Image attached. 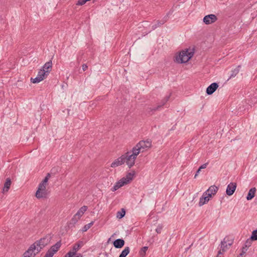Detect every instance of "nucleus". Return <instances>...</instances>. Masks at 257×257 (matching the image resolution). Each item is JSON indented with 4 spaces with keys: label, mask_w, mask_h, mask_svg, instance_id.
Listing matches in <instances>:
<instances>
[{
    "label": "nucleus",
    "mask_w": 257,
    "mask_h": 257,
    "mask_svg": "<svg viewBox=\"0 0 257 257\" xmlns=\"http://www.w3.org/2000/svg\"><path fill=\"white\" fill-rule=\"evenodd\" d=\"M218 85L217 83H213L211 84L206 89V93L211 95L217 89Z\"/></svg>",
    "instance_id": "f8f14e48"
},
{
    "label": "nucleus",
    "mask_w": 257,
    "mask_h": 257,
    "mask_svg": "<svg viewBox=\"0 0 257 257\" xmlns=\"http://www.w3.org/2000/svg\"><path fill=\"white\" fill-rule=\"evenodd\" d=\"M218 190V188L215 185L211 186L205 192V195H208L210 197L212 195H215Z\"/></svg>",
    "instance_id": "9b49d317"
},
{
    "label": "nucleus",
    "mask_w": 257,
    "mask_h": 257,
    "mask_svg": "<svg viewBox=\"0 0 257 257\" xmlns=\"http://www.w3.org/2000/svg\"><path fill=\"white\" fill-rule=\"evenodd\" d=\"M148 247H147V246L143 247L140 251V255L142 256H145L146 254V252L147 250H148Z\"/></svg>",
    "instance_id": "2f4dec72"
},
{
    "label": "nucleus",
    "mask_w": 257,
    "mask_h": 257,
    "mask_svg": "<svg viewBox=\"0 0 257 257\" xmlns=\"http://www.w3.org/2000/svg\"><path fill=\"white\" fill-rule=\"evenodd\" d=\"M51 240V237L47 235L40 240L35 241L33 245H35V247L40 249V250L43 248L46 245L48 244Z\"/></svg>",
    "instance_id": "20e7f679"
},
{
    "label": "nucleus",
    "mask_w": 257,
    "mask_h": 257,
    "mask_svg": "<svg viewBox=\"0 0 257 257\" xmlns=\"http://www.w3.org/2000/svg\"><path fill=\"white\" fill-rule=\"evenodd\" d=\"M129 252H130L129 247H128V246L125 247V248L121 251L119 257H126V256L129 253Z\"/></svg>",
    "instance_id": "393cba45"
},
{
    "label": "nucleus",
    "mask_w": 257,
    "mask_h": 257,
    "mask_svg": "<svg viewBox=\"0 0 257 257\" xmlns=\"http://www.w3.org/2000/svg\"><path fill=\"white\" fill-rule=\"evenodd\" d=\"M87 68H88V66L86 64H83L82 65V69L84 71L86 70Z\"/></svg>",
    "instance_id": "79ce46f5"
},
{
    "label": "nucleus",
    "mask_w": 257,
    "mask_h": 257,
    "mask_svg": "<svg viewBox=\"0 0 257 257\" xmlns=\"http://www.w3.org/2000/svg\"><path fill=\"white\" fill-rule=\"evenodd\" d=\"M170 96H171V94L170 95H169L168 96H166L164 98H163L161 102V104L158 105L156 107L148 108V112L149 113H150L151 112H152V113H151V114H152L154 111L159 110L161 107H162L163 105H164L166 103V102L169 100V99L170 97Z\"/></svg>",
    "instance_id": "6e6552de"
},
{
    "label": "nucleus",
    "mask_w": 257,
    "mask_h": 257,
    "mask_svg": "<svg viewBox=\"0 0 257 257\" xmlns=\"http://www.w3.org/2000/svg\"><path fill=\"white\" fill-rule=\"evenodd\" d=\"M227 240L226 237L224 238L223 240L221 242V250L223 251V252H225L226 249L227 248Z\"/></svg>",
    "instance_id": "5701e85b"
},
{
    "label": "nucleus",
    "mask_w": 257,
    "mask_h": 257,
    "mask_svg": "<svg viewBox=\"0 0 257 257\" xmlns=\"http://www.w3.org/2000/svg\"><path fill=\"white\" fill-rule=\"evenodd\" d=\"M87 2H88L87 0H79L76 3V5L78 6H82L84 5Z\"/></svg>",
    "instance_id": "e433bc0d"
},
{
    "label": "nucleus",
    "mask_w": 257,
    "mask_h": 257,
    "mask_svg": "<svg viewBox=\"0 0 257 257\" xmlns=\"http://www.w3.org/2000/svg\"><path fill=\"white\" fill-rule=\"evenodd\" d=\"M223 253H224V252H223V251L222 250L220 249L218 251L217 255H216V257H223Z\"/></svg>",
    "instance_id": "4c0bfd02"
},
{
    "label": "nucleus",
    "mask_w": 257,
    "mask_h": 257,
    "mask_svg": "<svg viewBox=\"0 0 257 257\" xmlns=\"http://www.w3.org/2000/svg\"><path fill=\"white\" fill-rule=\"evenodd\" d=\"M125 214V210L124 208H121V210L117 212L116 217L119 219H121L124 216Z\"/></svg>",
    "instance_id": "a878e982"
},
{
    "label": "nucleus",
    "mask_w": 257,
    "mask_h": 257,
    "mask_svg": "<svg viewBox=\"0 0 257 257\" xmlns=\"http://www.w3.org/2000/svg\"><path fill=\"white\" fill-rule=\"evenodd\" d=\"M132 152V154L131 152H127L122 155V157L124 159V163H125L129 168H132L135 165V161L139 154V151L136 152L133 148Z\"/></svg>",
    "instance_id": "f03ea898"
},
{
    "label": "nucleus",
    "mask_w": 257,
    "mask_h": 257,
    "mask_svg": "<svg viewBox=\"0 0 257 257\" xmlns=\"http://www.w3.org/2000/svg\"><path fill=\"white\" fill-rule=\"evenodd\" d=\"M210 197L208 195H205V192L203 194L202 197L200 198L199 205L201 206L208 202L209 200Z\"/></svg>",
    "instance_id": "f3484780"
},
{
    "label": "nucleus",
    "mask_w": 257,
    "mask_h": 257,
    "mask_svg": "<svg viewBox=\"0 0 257 257\" xmlns=\"http://www.w3.org/2000/svg\"><path fill=\"white\" fill-rule=\"evenodd\" d=\"M241 67L240 65H238L236 68H235L234 70H232L231 74L229 77V78L228 79L229 80L232 77H235L239 72V69Z\"/></svg>",
    "instance_id": "4be33fe9"
},
{
    "label": "nucleus",
    "mask_w": 257,
    "mask_h": 257,
    "mask_svg": "<svg viewBox=\"0 0 257 257\" xmlns=\"http://www.w3.org/2000/svg\"><path fill=\"white\" fill-rule=\"evenodd\" d=\"M40 251V249L36 248L35 245L32 244L24 253L23 257H34Z\"/></svg>",
    "instance_id": "39448f33"
},
{
    "label": "nucleus",
    "mask_w": 257,
    "mask_h": 257,
    "mask_svg": "<svg viewBox=\"0 0 257 257\" xmlns=\"http://www.w3.org/2000/svg\"><path fill=\"white\" fill-rule=\"evenodd\" d=\"M83 245L84 243L82 241H78L73 245L72 250L71 251H69L65 255H66V256L68 257L73 256V255L76 254V252Z\"/></svg>",
    "instance_id": "0eeeda50"
},
{
    "label": "nucleus",
    "mask_w": 257,
    "mask_h": 257,
    "mask_svg": "<svg viewBox=\"0 0 257 257\" xmlns=\"http://www.w3.org/2000/svg\"><path fill=\"white\" fill-rule=\"evenodd\" d=\"M52 61L50 60L48 62H46L42 67L41 69L45 70V71L47 73L49 74L52 70Z\"/></svg>",
    "instance_id": "4468645a"
},
{
    "label": "nucleus",
    "mask_w": 257,
    "mask_h": 257,
    "mask_svg": "<svg viewBox=\"0 0 257 257\" xmlns=\"http://www.w3.org/2000/svg\"><path fill=\"white\" fill-rule=\"evenodd\" d=\"M53 256V255L51 252H50L48 251H47V252H46V254L44 257H52Z\"/></svg>",
    "instance_id": "ea45409f"
},
{
    "label": "nucleus",
    "mask_w": 257,
    "mask_h": 257,
    "mask_svg": "<svg viewBox=\"0 0 257 257\" xmlns=\"http://www.w3.org/2000/svg\"><path fill=\"white\" fill-rule=\"evenodd\" d=\"M49 176H50V174H48L47 176H46L45 178H44V179L42 181L41 183L43 184H44L46 186V184L48 181Z\"/></svg>",
    "instance_id": "c9c22d12"
},
{
    "label": "nucleus",
    "mask_w": 257,
    "mask_h": 257,
    "mask_svg": "<svg viewBox=\"0 0 257 257\" xmlns=\"http://www.w3.org/2000/svg\"><path fill=\"white\" fill-rule=\"evenodd\" d=\"M172 12H171V11H169L167 14V15L162 20L161 24H164L165 23H166L168 20L169 15L172 14Z\"/></svg>",
    "instance_id": "473e14b6"
},
{
    "label": "nucleus",
    "mask_w": 257,
    "mask_h": 257,
    "mask_svg": "<svg viewBox=\"0 0 257 257\" xmlns=\"http://www.w3.org/2000/svg\"><path fill=\"white\" fill-rule=\"evenodd\" d=\"M119 188V187H118V186L117 185V184H116V183L115 184V185H114V186L111 189V190L113 192L114 191H115L116 190H117V189H118Z\"/></svg>",
    "instance_id": "58836bf2"
},
{
    "label": "nucleus",
    "mask_w": 257,
    "mask_h": 257,
    "mask_svg": "<svg viewBox=\"0 0 257 257\" xmlns=\"http://www.w3.org/2000/svg\"><path fill=\"white\" fill-rule=\"evenodd\" d=\"M161 229H162L161 227H160V228L158 227V228L156 229V232H157L158 233H161Z\"/></svg>",
    "instance_id": "a18cd8bd"
},
{
    "label": "nucleus",
    "mask_w": 257,
    "mask_h": 257,
    "mask_svg": "<svg viewBox=\"0 0 257 257\" xmlns=\"http://www.w3.org/2000/svg\"><path fill=\"white\" fill-rule=\"evenodd\" d=\"M236 186L237 185L236 183L231 182L230 184H229L227 185L226 190V194L228 196L232 195L234 193L236 188Z\"/></svg>",
    "instance_id": "9d476101"
},
{
    "label": "nucleus",
    "mask_w": 257,
    "mask_h": 257,
    "mask_svg": "<svg viewBox=\"0 0 257 257\" xmlns=\"http://www.w3.org/2000/svg\"><path fill=\"white\" fill-rule=\"evenodd\" d=\"M11 184L12 182L11 179L10 178H7L3 188V193L8 192L9 191L11 187Z\"/></svg>",
    "instance_id": "6ab92c4d"
},
{
    "label": "nucleus",
    "mask_w": 257,
    "mask_h": 257,
    "mask_svg": "<svg viewBox=\"0 0 257 257\" xmlns=\"http://www.w3.org/2000/svg\"><path fill=\"white\" fill-rule=\"evenodd\" d=\"M151 146L152 142L150 140H147L145 141H141L133 148V149L135 150L136 152L139 151L140 153L141 152H143L147 149L151 148Z\"/></svg>",
    "instance_id": "7ed1b4c3"
},
{
    "label": "nucleus",
    "mask_w": 257,
    "mask_h": 257,
    "mask_svg": "<svg viewBox=\"0 0 257 257\" xmlns=\"http://www.w3.org/2000/svg\"><path fill=\"white\" fill-rule=\"evenodd\" d=\"M48 75V74H47L45 71V70L40 69V71L38 72L37 76L39 77H41V78H43V80L47 77V76Z\"/></svg>",
    "instance_id": "b1692460"
},
{
    "label": "nucleus",
    "mask_w": 257,
    "mask_h": 257,
    "mask_svg": "<svg viewBox=\"0 0 257 257\" xmlns=\"http://www.w3.org/2000/svg\"><path fill=\"white\" fill-rule=\"evenodd\" d=\"M207 164H208V163H205V164H204L202 165H201V166L199 168L200 170H201V169H205V168H206Z\"/></svg>",
    "instance_id": "a19ab883"
},
{
    "label": "nucleus",
    "mask_w": 257,
    "mask_h": 257,
    "mask_svg": "<svg viewBox=\"0 0 257 257\" xmlns=\"http://www.w3.org/2000/svg\"><path fill=\"white\" fill-rule=\"evenodd\" d=\"M252 241H253V240L251 239L250 237L249 238H248L245 242V243L244 245V248H248V247L250 246L252 244Z\"/></svg>",
    "instance_id": "cd10ccee"
},
{
    "label": "nucleus",
    "mask_w": 257,
    "mask_h": 257,
    "mask_svg": "<svg viewBox=\"0 0 257 257\" xmlns=\"http://www.w3.org/2000/svg\"><path fill=\"white\" fill-rule=\"evenodd\" d=\"M46 185L40 183L38 190L36 193V197L37 198H46L47 193L46 191Z\"/></svg>",
    "instance_id": "423d86ee"
},
{
    "label": "nucleus",
    "mask_w": 257,
    "mask_h": 257,
    "mask_svg": "<svg viewBox=\"0 0 257 257\" xmlns=\"http://www.w3.org/2000/svg\"><path fill=\"white\" fill-rule=\"evenodd\" d=\"M79 219H80V218L78 216H76V214H75L74 215V216L72 217V218L71 219V220L70 221V223L75 224L78 222V221Z\"/></svg>",
    "instance_id": "c756f323"
},
{
    "label": "nucleus",
    "mask_w": 257,
    "mask_h": 257,
    "mask_svg": "<svg viewBox=\"0 0 257 257\" xmlns=\"http://www.w3.org/2000/svg\"><path fill=\"white\" fill-rule=\"evenodd\" d=\"M226 240H227V245L228 246H230L231 245V244H232V241H229L228 238H226Z\"/></svg>",
    "instance_id": "37998d69"
},
{
    "label": "nucleus",
    "mask_w": 257,
    "mask_h": 257,
    "mask_svg": "<svg viewBox=\"0 0 257 257\" xmlns=\"http://www.w3.org/2000/svg\"><path fill=\"white\" fill-rule=\"evenodd\" d=\"M113 246L116 248H120L124 245V241L122 239H117L113 242Z\"/></svg>",
    "instance_id": "dca6fc26"
},
{
    "label": "nucleus",
    "mask_w": 257,
    "mask_h": 257,
    "mask_svg": "<svg viewBox=\"0 0 257 257\" xmlns=\"http://www.w3.org/2000/svg\"><path fill=\"white\" fill-rule=\"evenodd\" d=\"M256 191V189L255 187H253L250 189L247 193L246 199L247 200H251L254 197Z\"/></svg>",
    "instance_id": "a211bd4d"
},
{
    "label": "nucleus",
    "mask_w": 257,
    "mask_h": 257,
    "mask_svg": "<svg viewBox=\"0 0 257 257\" xmlns=\"http://www.w3.org/2000/svg\"><path fill=\"white\" fill-rule=\"evenodd\" d=\"M124 159L122 157V155L117 158V159L115 160L111 164V167L112 168H115L117 166H119L120 165H121L124 164Z\"/></svg>",
    "instance_id": "ddd939ff"
},
{
    "label": "nucleus",
    "mask_w": 257,
    "mask_h": 257,
    "mask_svg": "<svg viewBox=\"0 0 257 257\" xmlns=\"http://www.w3.org/2000/svg\"><path fill=\"white\" fill-rule=\"evenodd\" d=\"M244 254V251L241 252L237 257H242L243 254Z\"/></svg>",
    "instance_id": "de8ad7c7"
},
{
    "label": "nucleus",
    "mask_w": 257,
    "mask_h": 257,
    "mask_svg": "<svg viewBox=\"0 0 257 257\" xmlns=\"http://www.w3.org/2000/svg\"><path fill=\"white\" fill-rule=\"evenodd\" d=\"M135 175V171H133L132 172H130L127 174L125 177L122 178V179H125V182H127V184L129 183L130 181L133 180V176Z\"/></svg>",
    "instance_id": "412c9836"
},
{
    "label": "nucleus",
    "mask_w": 257,
    "mask_h": 257,
    "mask_svg": "<svg viewBox=\"0 0 257 257\" xmlns=\"http://www.w3.org/2000/svg\"><path fill=\"white\" fill-rule=\"evenodd\" d=\"M247 248H244V246L242 247V251L241 252H243V251H244V253H245V251L247 250Z\"/></svg>",
    "instance_id": "49530a36"
},
{
    "label": "nucleus",
    "mask_w": 257,
    "mask_h": 257,
    "mask_svg": "<svg viewBox=\"0 0 257 257\" xmlns=\"http://www.w3.org/2000/svg\"><path fill=\"white\" fill-rule=\"evenodd\" d=\"M217 20V17L215 15L210 14L205 16L203 20L205 24L209 25L214 23Z\"/></svg>",
    "instance_id": "1a4fd4ad"
},
{
    "label": "nucleus",
    "mask_w": 257,
    "mask_h": 257,
    "mask_svg": "<svg viewBox=\"0 0 257 257\" xmlns=\"http://www.w3.org/2000/svg\"><path fill=\"white\" fill-rule=\"evenodd\" d=\"M125 179L121 178L120 180L116 183V184L118 186V187L120 188L124 185L127 184V182H125Z\"/></svg>",
    "instance_id": "bb28decb"
},
{
    "label": "nucleus",
    "mask_w": 257,
    "mask_h": 257,
    "mask_svg": "<svg viewBox=\"0 0 257 257\" xmlns=\"http://www.w3.org/2000/svg\"><path fill=\"white\" fill-rule=\"evenodd\" d=\"M194 49H186L181 51L178 55L175 57V61L178 63L187 62L194 55Z\"/></svg>",
    "instance_id": "f257e3e1"
},
{
    "label": "nucleus",
    "mask_w": 257,
    "mask_h": 257,
    "mask_svg": "<svg viewBox=\"0 0 257 257\" xmlns=\"http://www.w3.org/2000/svg\"><path fill=\"white\" fill-rule=\"evenodd\" d=\"M61 245V241H58L54 245L52 246L51 248L48 250L49 252H51L53 255L58 251Z\"/></svg>",
    "instance_id": "2eb2a0df"
},
{
    "label": "nucleus",
    "mask_w": 257,
    "mask_h": 257,
    "mask_svg": "<svg viewBox=\"0 0 257 257\" xmlns=\"http://www.w3.org/2000/svg\"><path fill=\"white\" fill-rule=\"evenodd\" d=\"M31 80L32 83H39L40 81H42L43 78H41V77H39L37 76L35 78H31Z\"/></svg>",
    "instance_id": "7c9ffc66"
},
{
    "label": "nucleus",
    "mask_w": 257,
    "mask_h": 257,
    "mask_svg": "<svg viewBox=\"0 0 257 257\" xmlns=\"http://www.w3.org/2000/svg\"><path fill=\"white\" fill-rule=\"evenodd\" d=\"M200 171H201V170L199 168L197 170V172H196V174H195V175L194 176V178H196L197 177V176H198V175Z\"/></svg>",
    "instance_id": "c03bdc74"
},
{
    "label": "nucleus",
    "mask_w": 257,
    "mask_h": 257,
    "mask_svg": "<svg viewBox=\"0 0 257 257\" xmlns=\"http://www.w3.org/2000/svg\"><path fill=\"white\" fill-rule=\"evenodd\" d=\"M78 256H79H79H81V257H82V255L80 253H79V255H78Z\"/></svg>",
    "instance_id": "09e8293b"
},
{
    "label": "nucleus",
    "mask_w": 257,
    "mask_h": 257,
    "mask_svg": "<svg viewBox=\"0 0 257 257\" xmlns=\"http://www.w3.org/2000/svg\"><path fill=\"white\" fill-rule=\"evenodd\" d=\"M88 207L87 206H83L81 207L75 214L76 216H78L80 218L83 215L84 212L87 210Z\"/></svg>",
    "instance_id": "aec40b11"
},
{
    "label": "nucleus",
    "mask_w": 257,
    "mask_h": 257,
    "mask_svg": "<svg viewBox=\"0 0 257 257\" xmlns=\"http://www.w3.org/2000/svg\"><path fill=\"white\" fill-rule=\"evenodd\" d=\"M94 223V222L93 221H91L90 223L87 224H86L84 227H83V231H87L88 229H89L91 226Z\"/></svg>",
    "instance_id": "72a5a7b5"
},
{
    "label": "nucleus",
    "mask_w": 257,
    "mask_h": 257,
    "mask_svg": "<svg viewBox=\"0 0 257 257\" xmlns=\"http://www.w3.org/2000/svg\"><path fill=\"white\" fill-rule=\"evenodd\" d=\"M162 23V20L161 21H157V24H155L152 26V29L155 30L158 27L161 26V25H163L164 24Z\"/></svg>",
    "instance_id": "f704fd0d"
},
{
    "label": "nucleus",
    "mask_w": 257,
    "mask_h": 257,
    "mask_svg": "<svg viewBox=\"0 0 257 257\" xmlns=\"http://www.w3.org/2000/svg\"><path fill=\"white\" fill-rule=\"evenodd\" d=\"M250 237L251 238V239L253 241L257 240V229L252 231Z\"/></svg>",
    "instance_id": "c85d7f7f"
}]
</instances>
